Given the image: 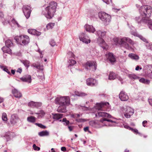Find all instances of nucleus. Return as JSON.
Returning <instances> with one entry per match:
<instances>
[{
    "label": "nucleus",
    "instance_id": "1",
    "mask_svg": "<svg viewBox=\"0 0 152 152\" xmlns=\"http://www.w3.org/2000/svg\"><path fill=\"white\" fill-rule=\"evenodd\" d=\"M140 12L141 15L143 17L140 21L148 23L149 28L152 30V20L149 18L152 12V7L148 5L142 6L140 9Z\"/></svg>",
    "mask_w": 152,
    "mask_h": 152
},
{
    "label": "nucleus",
    "instance_id": "2",
    "mask_svg": "<svg viewBox=\"0 0 152 152\" xmlns=\"http://www.w3.org/2000/svg\"><path fill=\"white\" fill-rule=\"evenodd\" d=\"M57 4L55 1H51L49 5L45 9V13L44 14L46 17L48 19L52 18L54 15L56 11Z\"/></svg>",
    "mask_w": 152,
    "mask_h": 152
},
{
    "label": "nucleus",
    "instance_id": "3",
    "mask_svg": "<svg viewBox=\"0 0 152 152\" xmlns=\"http://www.w3.org/2000/svg\"><path fill=\"white\" fill-rule=\"evenodd\" d=\"M55 102L56 104L68 106L70 104V98L68 96H64L56 98Z\"/></svg>",
    "mask_w": 152,
    "mask_h": 152
},
{
    "label": "nucleus",
    "instance_id": "4",
    "mask_svg": "<svg viewBox=\"0 0 152 152\" xmlns=\"http://www.w3.org/2000/svg\"><path fill=\"white\" fill-rule=\"evenodd\" d=\"M121 44L125 48L130 50L132 48L127 43H129L131 45H133L134 44L133 41L130 38L126 37H124L121 39L120 41Z\"/></svg>",
    "mask_w": 152,
    "mask_h": 152
},
{
    "label": "nucleus",
    "instance_id": "5",
    "mask_svg": "<svg viewBox=\"0 0 152 152\" xmlns=\"http://www.w3.org/2000/svg\"><path fill=\"white\" fill-rule=\"evenodd\" d=\"M99 16L100 19L104 22L105 25H108L110 22L111 17L108 14L105 12L99 13Z\"/></svg>",
    "mask_w": 152,
    "mask_h": 152
},
{
    "label": "nucleus",
    "instance_id": "6",
    "mask_svg": "<svg viewBox=\"0 0 152 152\" xmlns=\"http://www.w3.org/2000/svg\"><path fill=\"white\" fill-rule=\"evenodd\" d=\"M14 39L17 42L20 43L22 42L24 45L27 44L29 42V37L25 35H21L19 37H15Z\"/></svg>",
    "mask_w": 152,
    "mask_h": 152
},
{
    "label": "nucleus",
    "instance_id": "7",
    "mask_svg": "<svg viewBox=\"0 0 152 152\" xmlns=\"http://www.w3.org/2000/svg\"><path fill=\"white\" fill-rule=\"evenodd\" d=\"M84 66L87 69H92V71H95L96 69L97 64L96 62L93 61H88L84 64Z\"/></svg>",
    "mask_w": 152,
    "mask_h": 152
},
{
    "label": "nucleus",
    "instance_id": "8",
    "mask_svg": "<svg viewBox=\"0 0 152 152\" xmlns=\"http://www.w3.org/2000/svg\"><path fill=\"white\" fill-rule=\"evenodd\" d=\"M109 104L108 102H102L96 104V108L98 110L105 111L109 107Z\"/></svg>",
    "mask_w": 152,
    "mask_h": 152
},
{
    "label": "nucleus",
    "instance_id": "9",
    "mask_svg": "<svg viewBox=\"0 0 152 152\" xmlns=\"http://www.w3.org/2000/svg\"><path fill=\"white\" fill-rule=\"evenodd\" d=\"M23 10L25 16L26 18H28L31 12V7L28 5L24 6L23 7Z\"/></svg>",
    "mask_w": 152,
    "mask_h": 152
},
{
    "label": "nucleus",
    "instance_id": "10",
    "mask_svg": "<svg viewBox=\"0 0 152 152\" xmlns=\"http://www.w3.org/2000/svg\"><path fill=\"white\" fill-rule=\"evenodd\" d=\"M88 38V36L83 32L81 33L79 36V39L80 41L86 44H88L90 42V40Z\"/></svg>",
    "mask_w": 152,
    "mask_h": 152
},
{
    "label": "nucleus",
    "instance_id": "11",
    "mask_svg": "<svg viewBox=\"0 0 152 152\" xmlns=\"http://www.w3.org/2000/svg\"><path fill=\"white\" fill-rule=\"evenodd\" d=\"M134 113V111L133 109L130 107H128L126 108L124 115L126 118H129L131 115L133 114Z\"/></svg>",
    "mask_w": 152,
    "mask_h": 152
},
{
    "label": "nucleus",
    "instance_id": "12",
    "mask_svg": "<svg viewBox=\"0 0 152 152\" xmlns=\"http://www.w3.org/2000/svg\"><path fill=\"white\" fill-rule=\"evenodd\" d=\"M119 96L121 100L122 101H127L129 98L128 96L123 91H122L120 92Z\"/></svg>",
    "mask_w": 152,
    "mask_h": 152
},
{
    "label": "nucleus",
    "instance_id": "13",
    "mask_svg": "<svg viewBox=\"0 0 152 152\" xmlns=\"http://www.w3.org/2000/svg\"><path fill=\"white\" fill-rule=\"evenodd\" d=\"M96 117H107L109 118H112V116L109 114L104 112H98L95 114Z\"/></svg>",
    "mask_w": 152,
    "mask_h": 152
},
{
    "label": "nucleus",
    "instance_id": "14",
    "mask_svg": "<svg viewBox=\"0 0 152 152\" xmlns=\"http://www.w3.org/2000/svg\"><path fill=\"white\" fill-rule=\"evenodd\" d=\"M86 83L87 85L91 86H93L97 84L96 80L92 78H89L86 80Z\"/></svg>",
    "mask_w": 152,
    "mask_h": 152
},
{
    "label": "nucleus",
    "instance_id": "15",
    "mask_svg": "<svg viewBox=\"0 0 152 152\" xmlns=\"http://www.w3.org/2000/svg\"><path fill=\"white\" fill-rule=\"evenodd\" d=\"M106 56L107 59L112 63L115 62L116 61V59L113 54L110 53L106 54Z\"/></svg>",
    "mask_w": 152,
    "mask_h": 152
},
{
    "label": "nucleus",
    "instance_id": "16",
    "mask_svg": "<svg viewBox=\"0 0 152 152\" xmlns=\"http://www.w3.org/2000/svg\"><path fill=\"white\" fill-rule=\"evenodd\" d=\"M19 118L16 114L12 115L11 117L10 122L11 124L14 125L18 121Z\"/></svg>",
    "mask_w": 152,
    "mask_h": 152
},
{
    "label": "nucleus",
    "instance_id": "17",
    "mask_svg": "<svg viewBox=\"0 0 152 152\" xmlns=\"http://www.w3.org/2000/svg\"><path fill=\"white\" fill-rule=\"evenodd\" d=\"M20 80L24 82L31 83V76L29 75H26L20 78Z\"/></svg>",
    "mask_w": 152,
    "mask_h": 152
},
{
    "label": "nucleus",
    "instance_id": "18",
    "mask_svg": "<svg viewBox=\"0 0 152 152\" xmlns=\"http://www.w3.org/2000/svg\"><path fill=\"white\" fill-rule=\"evenodd\" d=\"M86 31L94 33L95 31V29L91 25L86 24L84 26Z\"/></svg>",
    "mask_w": 152,
    "mask_h": 152
},
{
    "label": "nucleus",
    "instance_id": "19",
    "mask_svg": "<svg viewBox=\"0 0 152 152\" xmlns=\"http://www.w3.org/2000/svg\"><path fill=\"white\" fill-rule=\"evenodd\" d=\"M98 42L99 44L104 49H106V46L107 45L104 39L100 37H99L98 39Z\"/></svg>",
    "mask_w": 152,
    "mask_h": 152
},
{
    "label": "nucleus",
    "instance_id": "20",
    "mask_svg": "<svg viewBox=\"0 0 152 152\" xmlns=\"http://www.w3.org/2000/svg\"><path fill=\"white\" fill-rule=\"evenodd\" d=\"M59 105L60 106L57 109V111L59 113H65L66 112V106H67L64 104Z\"/></svg>",
    "mask_w": 152,
    "mask_h": 152
},
{
    "label": "nucleus",
    "instance_id": "21",
    "mask_svg": "<svg viewBox=\"0 0 152 152\" xmlns=\"http://www.w3.org/2000/svg\"><path fill=\"white\" fill-rule=\"evenodd\" d=\"M149 69L145 73V76L149 78L152 79V65H150Z\"/></svg>",
    "mask_w": 152,
    "mask_h": 152
},
{
    "label": "nucleus",
    "instance_id": "22",
    "mask_svg": "<svg viewBox=\"0 0 152 152\" xmlns=\"http://www.w3.org/2000/svg\"><path fill=\"white\" fill-rule=\"evenodd\" d=\"M28 31L29 34L33 35H39L41 34L40 32L38 31L35 29H29L28 30Z\"/></svg>",
    "mask_w": 152,
    "mask_h": 152
},
{
    "label": "nucleus",
    "instance_id": "23",
    "mask_svg": "<svg viewBox=\"0 0 152 152\" xmlns=\"http://www.w3.org/2000/svg\"><path fill=\"white\" fill-rule=\"evenodd\" d=\"M9 47L5 46L2 48V50L3 52L10 54L12 53V50Z\"/></svg>",
    "mask_w": 152,
    "mask_h": 152
},
{
    "label": "nucleus",
    "instance_id": "24",
    "mask_svg": "<svg viewBox=\"0 0 152 152\" xmlns=\"http://www.w3.org/2000/svg\"><path fill=\"white\" fill-rule=\"evenodd\" d=\"M12 92L14 96L15 97L20 98L22 96L21 94L16 89L13 90Z\"/></svg>",
    "mask_w": 152,
    "mask_h": 152
},
{
    "label": "nucleus",
    "instance_id": "25",
    "mask_svg": "<svg viewBox=\"0 0 152 152\" xmlns=\"http://www.w3.org/2000/svg\"><path fill=\"white\" fill-rule=\"evenodd\" d=\"M52 114L53 115V118L56 120H58L62 118L63 116V114L60 113H57Z\"/></svg>",
    "mask_w": 152,
    "mask_h": 152
},
{
    "label": "nucleus",
    "instance_id": "26",
    "mask_svg": "<svg viewBox=\"0 0 152 152\" xmlns=\"http://www.w3.org/2000/svg\"><path fill=\"white\" fill-rule=\"evenodd\" d=\"M129 56L131 58L135 60H137L139 59V56L133 53H130L129 54Z\"/></svg>",
    "mask_w": 152,
    "mask_h": 152
},
{
    "label": "nucleus",
    "instance_id": "27",
    "mask_svg": "<svg viewBox=\"0 0 152 152\" xmlns=\"http://www.w3.org/2000/svg\"><path fill=\"white\" fill-rule=\"evenodd\" d=\"M27 120L29 122L34 123L36 121V118L34 116H30L27 118Z\"/></svg>",
    "mask_w": 152,
    "mask_h": 152
},
{
    "label": "nucleus",
    "instance_id": "28",
    "mask_svg": "<svg viewBox=\"0 0 152 152\" xmlns=\"http://www.w3.org/2000/svg\"><path fill=\"white\" fill-rule=\"evenodd\" d=\"M116 74L113 72H110L109 76V79L110 80H114L116 77Z\"/></svg>",
    "mask_w": 152,
    "mask_h": 152
},
{
    "label": "nucleus",
    "instance_id": "29",
    "mask_svg": "<svg viewBox=\"0 0 152 152\" xmlns=\"http://www.w3.org/2000/svg\"><path fill=\"white\" fill-rule=\"evenodd\" d=\"M6 46L11 47L13 45L12 42L10 39H7L5 42Z\"/></svg>",
    "mask_w": 152,
    "mask_h": 152
},
{
    "label": "nucleus",
    "instance_id": "30",
    "mask_svg": "<svg viewBox=\"0 0 152 152\" xmlns=\"http://www.w3.org/2000/svg\"><path fill=\"white\" fill-rule=\"evenodd\" d=\"M97 33L99 36L102 37H104L105 36L106 34V31H102L100 30L98 31Z\"/></svg>",
    "mask_w": 152,
    "mask_h": 152
},
{
    "label": "nucleus",
    "instance_id": "31",
    "mask_svg": "<svg viewBox=\"0 0 152 152\" xmlns=\"http://www.w3.org/2000/svg\"><path fill=\"white\" fill-rule=\"evenodd\" d=\"M139 81L140 82L145 83L146 84H148L150 83V81L149 80L147 79H145L144 78H141Z\"/></svg>",
    "mask_w": 152,
    "mask_h": 152
},
{
    "label": "nucleus",
    "instance_id": "32",
    "mask_svg": "<svg viewBox=\"0 0 152 152\" xmlns=\"http://www.w3.org/2000/svg\"><path fill=\"white\" fill-rule=\"evenodd\" d=\"M49 134V132L47 131H42L39 133V134L41 136H48Z\"/></svg>",
    "mask_w": 152,
    "mask_h": 152
},
{
    "label": "nucleus",
    "instance_id": "33",
    "mask_svg": "<svg viewBox=\"0 0 152 152\" xmlns=\"http://www.w3.org/2000/svg\"><path fill=\"white\" fill-rule=\"evenodd\" d=\"M0 67L4 71L7 72L9 75H11V74L10 73L9 70L8 69L7 66H0Z\"/></svg>",
    "mask_w": 152,
    "mask_h": 152
},
{
    "label": "nucleus",
    "instance_id": "34",
    "mask_svg": "<svg viewBox=\"0 0 152 152\" xmlns=\"http://www.w3.org/2000/svg\"><path fill=\"white\" fill-rule=\"evenodd\" d=\"M35 114L39 115L38 116V117H40L42 118L45 115V113L43 111L41 110L39 113H36Z\"/></svg>",
    "mask_w": 152,
    "mask_h": 152
},
{
    "label": "nucleus",
    "instance_id": "35",
    "mask_svg": "<svg viewBox=\"0 0 152 152\" xmlns=\"http://www.w3.org/2000/svg\"><path fill=\"white\" fill-rule=\"evenodd\" d=\"M22 62L27 68L29 67L30 62L28 61L27 60H23Z\"/></svg>",
    "mask_w": 152,
    "mask_h": 152
},
{
    "label": "nucleus",
    "instance_id": "36",
    "mask_svg": "<svg viewBox=\"0 0 152 152\" xmlns=\"http://www.w3.org/2000/svg\"><path fill=\"white\" fill-rule=\"evenodd\" d=\"M2 118L4 121H7V115L5 113H3L2 114Z\"/></svg>",
    "mask_w": 152,
    "mask_h": 152
},
{
    "label": "nucleus",
    "instance_id": "37",
    "mask_svg": "<svg viewBox=\"0 0 152 152\" xmlns=\"http://www.w3.org/2000/svg\"><path fill=\"white\" fill-rule=\"evenodd\" d=\"M106 121L108 122H110L112 123L115 122L112 120L108 119L106 118H102L100 120V122L102 123H103L104 121Z\"/></svg>",
    "mask_w": 152,
    "mask_h": 152
},
{
    "label": "nucleus",
    "instance_id": "38",
    "mask_svg": "<svg viewBox=\"0 0 152 152\" xmlns=\"http://www.w3.org/2000/svg\"><path fill=\"white\" fill-rule=\"evenodd\" d=\"M54 25V23H50L47 25L46 27L48 29L52 28Z\"/></svg>",
    "mask_w": 152,
    "mask_h": 152
},
{
    "label": "nucleus",
    "instance_id": "39",
    "mask_svg": "<svg viewBox=\"0 0 152 152\" xmlns=\"http://www.w3.org/2000/svg\"><path fill=\"white\" fill-rule=\"evenodd\" d=\"M76 95L79 96H84L87 95V94L85 93L82 92H78L76 94Z\"/></svg>",
    "mask_w": 152,
    "mask_h": 152
},
{
    "label": "nucleus",
    "instance_id": "40",
    "mask_svg": "<svg viewBox=\"0 0 152 152\" xmlns=\"http://www.w3.org/2000/svg\"><path fill=\"white\" fill-rule=\"evenodd\" d=\"M10 132H7L4 135H3V137L7 139V141H8L10 139Z\"/></svg>",
    "mask_w": 152,
    "mask_h": 152
},
{
    "label": "nucleus",
    "instance_id": "41",
    "mask_svg": "<svg viewBox=\"0 0 152 152\" xmlns=\"http://www.w3.org/2000/svg\"><path fill=\"white\" fill-rule=\"evenodd\" d=\"M32 66L36 68L37 69H41V66L39 65L36 64H33L31 65Z\"/></svg>",
    "mask_w": 152,
    "mask_h": 152
},
{
    "label": "nucleus",
    "instance_id": "42",
    "mask_svg": "<svg viewBox=\"0 0 152 152\" xmlns=\"http://www.w3.org/2000/svg\"><path fill=\"white\" fill-rule=\"evenodd\" d=\"M62 121L64 122L65 123L64 124V125H67L69 124L70 122L69 121L66 120V118H63L62 119Z\"/></svg>",
    "mask_w": 152,
    "mask_h": 152
},
{
    "label": "nucleus",
    "instance_id": "43",
    "mask_svg": "<svg viewBox=\"0 0 152 152\" xmlns=\"http://www.w3.org/2000/svg\"><path fill=\"white\" fill-rule=\"evenodd\" d=\"M28 106L31 107H35V102L33 101H31L28 103Z\"/></svg>",
    "mask_w": 152,
    "mask_h": 152
},
{
    "label": "nucleus",
    "instance_id": "44",
    "mask_svg": "<svg viewBox=\"0 0 152 152\" xmlns=\"http://www.w3.org/2000/svg\"><path fill=\"white\" fill-rule=\"evenodd\" d=\"M35 124L37 126H38L39 127L41 128H42V129H45L46 128V127L43 125L42 124H38V123H35Z\"/></svg>",
    "mask_w": 152,
    "mask_h": 152
},
{
    "label": "nucleus",
    "instance_id": "45",
    "mask_svg": "<svg viewBox=\"0 0 152 152\" xmlns=\"http://www.w3.org/2000/svg\"><path fill=\"white\" fill-rule=\"evenodd\" d=\"M130 130L136 134H138L139 133L138 130L137 129H133L131 128Z\"/></svg>",
    "mask_w": 152,
    "mask_h": 152
},
{
    "label": "nucleus",
    "instance_id": "46",
    "mask_svg": "<svg viewBox=\"0 0 152 152\" xmlns=\"http://www.w3.org/2000/svg\"><path fill=\"white\" fill-rule=\"evenodd\" d=\"M33 148L35 150L39 151L40 150V148L37 146L35 144H34L33 145Z\"/></svg>",
    "mask_w": 152,
    "mask_h": 152
},
{
    "label": "nucleus",
    "instance_id": "47",
    "mask_svg": "<svg viewBox=\"0 0 152 152\" xmlns=\"http://www.w3.org/2000/svg\"><path fill=\"white\" fill-rule=\"evenodd\" d=\"M42 105V103L41 102H35V107H41Z\"/></svg>",
    "mask_w": 152,
    "mask_h": 152
},
{
    "label": "nucleus",
    "instance_id": "48",
    "mask_svg": "<svg viewBox=\"0 0 152 152\" xmlns=\"http://www.w3.org/2000/svg\"><path fill=\"white\" fill-rule=\"evenodd\" d=\"M140 38L144 42H145L146 43H148V40L143 37L141 36L140 37Z\"/></svg>",
    "mask_w": 152,
    "mask_h": 152
},
{
    "label": "nucleus",
    "instance_id": "49",
    "mask_svg": "<svg viewBox=\"0 0 152 152\" xmlns=\"http://www.w3.org/2000/svg\"><path fill=\"white\" fill-rule=\"evenodd\" d=\"M50 44L52 46H54L56 45V43L53 40H51L50 42Z\"/></svg>",
    "mask_w": 152,
    "mask_h": 152
},
{
    "label": "nucleus",
    "instance_id": "50",
    "mask_svg": "<svg viewBox=\"0 0 152 152\" xmlns=\"http://www.w3.org/2000/svg\"><path fill=\"white\" fill-rule=\"evenodd\" d=\"M72 117L75 118H77L79 117L80 116V115L79 114H76L73 115H72Z\"/></svg>",
    "mask_w": 152,
    "mask_h": 152
},
{
    "label": "nucleus",
    "instance_id": "51",
    "mask_svg": "<svg viewBox=\"0 0 152 152\" xmlns=\"http://www.w3.org/2000/svg\"><path fill=\"white\" fill-rule=\"evenodd\" d=\"M76 63V61L74 60H71V64H70V65H72Z\"/></svg>",
    "mask_w": 152,
    "mask_h": 152
},
{
    "label": "nucleus",
    "instance_id": "52",
    "mask_svg": "<svg viewBox=\"0 0 152 152\" xmlns=\"http://www.w3.org/2000/svg\"><path fill=\"white\" fill-rule=\"evenodd\" d=\"M103 1L107 3V4H109L110 3V2L112 0H102Z\"/></svg>",
    "mask_w": 152,
    "mask_h": 152
},
{
    "label": "nucleus",
    "instance_id": "53",
    "mask_svg": "<svg viewBox=\"0 0 152 152\" xmlns=\"http://www.w3.org/2000/svg\"><path fill=\"white\" fill-rule=\"evenodd\" d=\"M83 129H84V131H85L86 132L88 131L89 132H90L89 131V127L88 126L84 128Z\"/></svg>",
    "mask_w": 152,
    "mask_h": 152
},
{
    "label": "nucleus",
    "instance_id": "54",
    "mask_svg": "<svg viewBox=\"0 0 152 152\" xmlns=\"http://www.w3.org/2000/svg\"><path fill=\"white\" fill-rule=\"evenodd\" d=\"M147 123V121H143L142 123V124L143 126L144 127H145L146 126L145 124H146Z\"/></svg>",
    "mask_w": 152,
    "mask_h": 152
},
{
    "label": "nucleus",
    "instance_id": "55",
    "mask_svg": "<svg viewBox=\"0 0 152 152\" xmlns=\"http://www.w3.org/2000/svg\"><path fill=\"white\" fill-rule=\"evenodd\" d=\"M61 150L62 151L64 152L66 151V148L65 147H62L61 148Z\"/></svg>",
    "mask_w": 152,
    "mask_h": 152
},
{
    "label": "nucleus",
    "instance_id": "56",
    "mask_svg": "<svg viewBox=\"0 0 152 152\" xmlns=\"http://www.w3.org/2000/svg\"><path fill=\"white\" fill-rule=\"evenodd\" d=\"M68 128L69 129V130L70 131H72V130L73 128V126H68Z\"/></svg>",
    "mask_w": 152,
    "mask_h": 152
},
{
    "label": "nucleus",
    "instance_id": "57",
    "mask_svg": "<svg viewBox=\"0 0 152 152\" xmlns=\"http://www.w3.org/2000/svg\"><path fill=\"white\" fill-rule=\"evenodd\" d=\"M113 40L114 41V42H115L116 43H118V39L117 38H114L113 39Z\"/></svg>",
    "mask_w": 152,
    "mask_h": 152
},
{
    "label": "nucleus",
    "instance_id": "58",
    "mask_svg": "<svg viewBox=\"0 0 152 152\" xmlns=\"http://www.w3.org/2000/svg\"><path fill=\"white\" fill-rule=\"evenodd\" d=\"M124 127L125 128H126L127 129H128L129 130H130L131 128V127H129V126L128 125H125L124 126Z\"/></svg>",
    "mask_w": 152,
    "mask_h": 152
},
{
    "label": "nucleus",
    "instance_id": "59",
    "mask_svg": "<svg viewBox=\"0 0 152 152\" xmlns=\"http://www.w3.org/2000/svg\"><path fill=\"white\" fill-rule=\"evenodd\" d=\"M22 72V69H21L19 68L17 70V72H18L20 73H21Z\"/></svg>",
    "mask_w": 152,
    "mask_h": 152
},
{
    "label": "nucleus",
    "instance_id": "60",
    "mask_svg": "<svg viewBox=\"0 0 152 152\" xmlns=\"http://www.w3.org/2000/svg\"><path fill=\"white\" fill-rule=\"evenodd\" d=\"M139 69L141 70L142 69V68L141 67L140 68V67L139 66H137L136 67L135 70H138Z\"/></svg>",
    "mask_w": 152,
    "mask_h": 152
},
{
    "label": "nucleus",
    "instance_id": "61",
    "mask_svg": "<svg viewBox=\"0 0 152 152\" xmlns=\"http://www.w3.org/2000/svg\"><path fill=\"white\" fill-rule=\"evenodd\" d=\"M3 13L2 12L0 11V17L1 18H2L3 17Z\"/></svg>",
    "mask_w": 152,
    "mask_h": 152
},
{
    "label": "nucleus",
    "instance_id": "62",
    "mask_svg": "<svg viewBox=\"0 0 152 152\" xmlns=\"http://www.w3.org/2000/svg\"><path fill=\"white\" fill-rule=\"evenodd\" d=\"M12 21V23H15L17 25H18V23L15 20V19H13Z\"/></svg>",
    "mask_w": 152,
    "mask_h": 152
},
{
    "label": "nucleus",
    "instance_id": "63",
    "mask_svg": "<svg viewBox=\"0 0 152 152\" xmlns=\"http://www.w3.org/2000/svg\"><path fill=\"white\" fill-rule=\"evenodd\" d=\"M150 104L152 106V99H151L149 101Z\"/></svg>",
    "mask_w": 152,
    "mask_h": 152
},
{
    "label": "nucleus",
    "instance_id": "64",
    "mask_svg": "<svg viewBox=\"0 0 152 152\" xmlns=\"http://www.w3.org/2000/svg\"><path fill=\"white\" fill-rule=\"evenodd\" d=\"M11 73H12V74H13V75H14L15 74V70H11Z\"/></svg>",
    "mask_w": 152,
    "mask_h": 152
}]
</instances>
